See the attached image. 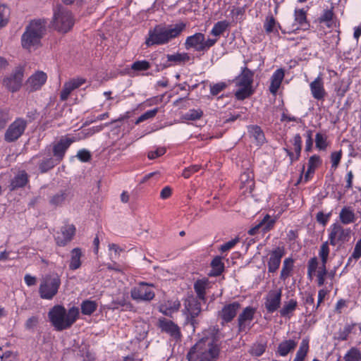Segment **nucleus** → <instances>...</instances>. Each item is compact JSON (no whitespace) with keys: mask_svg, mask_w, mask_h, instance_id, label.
Masks as SVG:
<instances>
[{"mask_svg":"<svg viewBox=\"0 0 361 361\" xmlns=\"http://www.w3.org/2000/svg\"><path fill=\"white\" fill-rule=\"evenodd\" d=\"M221 353L220 331L214 326L208 334L190 348L188 354V361H217Z\"/></svg>","mask_w":361,"mask_h":361,"instance_id":"nucleus-1","label":"nucleus"},{"mask_svg":"<svg viewBox=\"0 0 361 361\" xmlns=\"http://www.w3.org/2000/svg\"><path fill=\"white\" fill-rule=\"evenodd\" d=\"M185 27L186 24L183 22L171 25H157L148 31L145 44L147 47L166 44L178 38Z\"/></svg>","mask_w":361,"mask_h":361,"instance_id":"nucleus-2","label":"nucleus"},{"mask_svg":"<svg viewBox=\"0 0 361 361\" xmlns=\"http://www.w3.org/2000/svg\"><path fill=\"white\" fill-rule=\"evenodd\" d=\"M47 21L44 19L31 20L25 27L20 38L23 49L29 52L42 47V39L46 32Z\"/></svg>","mask_w":361,"mask_h":361,"instance_id":"nucleus-3","label":"nucleus"},{"mask_svg":"<svg viewBox=\"0 0 361 361\" xmlns=\"http://www.w3.org/2000/svg\"><path fill=\"white\" fill-rule=\"evenodd\" d=\"M50 322L54 329L61 331L70 329L79 317V309L72 307L68 311L60 305H54L48 312Z\"/></svg>","mask_w":361,"mask_h":361,"instance_id":"nucleus-4","label":"nucleus"},{"mask_svg":"<svg viewBox=\"0 0 361 361\" xmlns=\"http://www.w3.org/2000/svg\"><path fill=\"white\" fill-rule=\"evenodd\" d=\"M75 17L68 8L59 4L53 10L52 27L59 32L67 33L75 25Z\"/></svg>","mask_w":361,"mask_h":361,"instance_id":"nucleus-5","label":"nucleus"},{"mask_svg":"<svg viewBox=\"0 0 361 361\" xmlns=\"http://www.w3.org/2000/svg\"><path fill=\"white\" fill-rule=\"evenodd\" d=\"M351 232L350 228H345L338 222L333 223L328 228L327 241L329 242L330 245L340 249L350 240Z\"/></svg>","mask_w":361,"mask_h":361,"instance_id":"nucleus-6","label":"nucleus"},{"mask_svg":"<svg viewBox=\"0 0 361 361\" xmlns=\"http://www.w3.org/2000/svg\"><path fill=\"white\" fill-rule=\"evenodd\" d=\"M61 281L57 274H48L41 280L39 294L42 299L52 300L57 294Z\"/></svg>","mask_w":361,"mask_h":361,"instance_id":"nucleus-7","label":"nucleus"},{"mask_svg":"<svg viewBox=\"0 0 361 361\" xmlns=\"http://www.w3.org/2000/svg\"><path fill=\"white\" fill-rule=\"evenodd\" d=\"M217 42V39L208 38L201 32H196L186 37L184 46L187 50L193 49L198 52H206Z\"/></svg>","mask_w":361,"mask_h":361,"instance_id":"nucleus-8","label":"nucleus"},{"mask_svg":"<svg viewBox=\"0 0 361 361\" xmlns=\"http://www.w3.org/2000/svg\"><path fill=\"white\" fill-rule=\"evenodd\" d=\"M153 284L140 282L130 290V296L136 301H151L155 296Z\"/></svg>","mask_w":361,"mask_h":361,"instance_id":"nucleus-9","label":"nucleus"},{"mask_svg":"<svg viewBox=\"0 0 361 361\" xmlns=\"http://www.w3.org/2000/svg\"><path fill=\"white\" fill-rule=\"evenodd\" d=\"M24 71L22 66L16 67L9 76L4 78L3 85L11 92L18 91L22 86Z\"/></svg>","mask_w":361,"mask_h":361,"instance_id":"nucleus-10","label":"nucleus"},{"mask_svg":"<svg viewBox=\"0 0 361 361\" xmlns=\"http://www.w3.org/2000/svg\"><path fill=\"white\" fill-rule=\"evenodd\" d=\"M27 121L22 118H16L8 128L4 135V140L8 142L17 140L24 133Z\"/></svg>","mask_w":361,"mask_h":361,"instance_id":"nucleus-11","label":"nucleus"},{"mask_svg":"<svg viewBox=\"0 0 361 361\" xmlns=\"http://www.w3.org/2000/svg\"><path fill=\"white\" fill-rule=\"evenodd\" d=\"M241 305L238 301L227 303L223 306L221 310L218 312L217 317L221 319V324H228L231 322L237 316Z\"/></svg>","mask_w":361,"mask_h":361,"instance_id":"nucleus-12","label":"nucleus"},{"mask_svg":"<svg viewBox=\"0 0 361 361\" xmlns=\"http://www.w3.org/2000/svg\"><path fill=\"white\" fill-rule=\"evenodd\" d=\"M256 312V308L247 306L240 313L238 317V332L247 333L250 329V323L253 320Z\"/></svg>","mask_w":361,"mask_h":361,"instance_id":"nucleus-13","label":"nucleus"},{"mask_svg":"<svg viewBox=\"0 0 361 361\" xmlns=\"http://www.w3.org/2000/svg\"><path fill=\"white\" fill-rule=\"evenodd\" d=\"M158 327L162 332L169 334L176 341H180L182 338L180 328L173 321L165 317H161L158 321Z\"/></svg>","mask_w":361,"mask_h":361,"instance_id":"nucleus-14","label":"nucleus"},{"mask_svg":"<svg viewBox=\"0 0 361 361\" xmlns=\"http://www.w3.org/2000/svg\"><path fill=\"white\" fill-rule=\"evenodd\" d=\"M300 338V334H298L290 338H285L282 340L277 345L275 350V355L277 357H286L289 353H293L298 346L299 340Z\"/></svg>","mask_w":361,"mask_h":361,"instance_id":"nucleus-15","label":"nucleus"},{"mask_svg":"<svg viewBox=\"0 0 361 361\" xmlns=\"http://www.w3.org/2000/svg\"><path fill=\"white\" fill-rule=\"evenodd\" d=\"M282 290H270L264 298V307L268 313L272 314L281 306Z\"/></svg>","mask_w":361,"mask_h":361,"instance_id":"nucleus-16","label":"nucleus"},{"mask_svg":"<svg viewBox=\"0 0 361 361\" xmlns=\"http://www.w3.org/2000/svg\"><path fill=\"white\" fill-rule=\"evenodd\" d=\"M75 233L76 228L73 224H64L55 237L56 245L60 247L66 246L73 239Z\"/></svg>","mask_w":361,"mask_h":361,"instance_id":"nucleus-17","label":"nucleus"},{"mask_svg":"<svg viewBox=\"0 0 361 361\" xmlns=\"http://www.w3.org/2000/svg\"><path fill=\"white\" fill-rule=\"evenodd\" d=\"M75 140L74 137H63L53 145V156L57 162L60 163L63 159L66 151Z\"/></svg>","mask_w":361,"mask_h":361,"instance_id":"nucleus-18","label":"nucleus"},{"mask_svg":"<svg viewBox=\"0 0 361 361\" xmlns=\"http://www.w3.org/2000/svg\"><path fill=\"white\" fill-rule=\"evenodd\" d=\"M285 253L286 252L283 247H277L271 251L269 258L267 261L269 273H275L279 269L281 259L285 255Z\"/></svg>","mask_w":361,"mask_h":361,"instance_id":"nucleus-19","label":"nucleus"},{"mask_svg":"<svg viewBox=\"0 0 361 361\" xmlns=\"http://www.w3.org/2000/svg\"><path fill=\"white\" fill-rule=\"evenodd\" d=\"M47 80V74L41 71H38L29 77L26 81V87L29 92H34L39 90Z\"/></svg>","mask_w":361,"mask_h":361,"instance_id":"nucleus-20","label":"nucleus"},{"mask_svg":"<svg viewBox=\"0 0 361 361\" xmlns=\"http://www.w3.org/2000/svg\"><path fill=\"white\" fill-rule=\"evenodd\" d=\"M86 82L82 78H72L63 84V88L60 92V99L61 101L68 99L71 93L81 87Z\"/></svg>","mask_w":361,"mask_h":361,"instance_id":"nucleus-21","label":"nucleus"},{"mask_svg":"<svg viewBox=\"0 0 361 361\" xmlns=\"http://www.w3.org/2000/svg\"><path fill=\"white\" fill-rule=\"evenodd\" d=\"M310 88L314 99L318 101H323L324 99L326 92L321 74L310 84Z\"/></svg>","mask_w":361,"mask_h":361,"instance_id":"nucleus-22","label":"nucleus"},{"mask_svg":"<svg viewBox=\"0 0 361 361\" xmlns=\"http://www.w3.org/2000/svg\"><path fill=\"white\" fill-rule=\"evenodd\" d=\"M29 183V176L25 170L19 171L11 179L9 188L11 191L24 188Z\"/></svg>","mask_w":361,"mask_h":361,"instance_id":"nucleus-23","label":"nucleus"},{"mask_svg":"<svg viewBox=\"0 0 361 361\" xmlns=\"http://www.w3.org/2000/svg\"><path fill=\"white\" fill-rule=\"evenodd\" d=\"M247 133L249 137L254 140L257 146L261 147L266 142V137L262 128L257 125H250L247 126Z\"/></svg>","mask_w":361,"mask_h":361,"instance_id":"nucleus-24","label":"nucleus"},{"mask_svg":"<svg viewBox=\"0 0 361 361\" xmlns=\"http://www.w3.org/2000/svg\"><path fill=\"white\" fill-rule=\"evenodd\" d=\"M322 164V159L321 157L318 154L312 155L307 161V169L306 172L305 173L304 179L305 182L309 181V180L313 176L315 173V171Z\"/></svg>","mask_w":361,"mask_h":361,"instance_id":"nucleus-25","label":"nucleus"},{"mask_svg":"<svg viewBox=\"0 0 361 361\" xmlns=\"http://www.w3.org/2000/svg\"><path fill=\"white\" fill-rule=\"evenodd\" d=\"M284 76L285 71L283 68L276 69L271 76L269 90L273 95H276L278 92Z\"/></svg>","mask_w":361,"mask_h":361,"instance_id":"nucleus-26","label":"nucleus"},{"mask_svg":"<svg viewBox=\"0 0 361 361\" xmlns=\"http://www.w3.org/2000/svg\"><path fill=\"white\" fill-rule=\"evenodd\" d=\"M254 73L247 67L241 69L240 74L236 78L235 83L238 87H251L253 82Z\"/></svg>","mask_w":361,"mask_h":361,"instance_id":"nucleus-27","label":"nucleus"},{"mask_svg":"<svg viewBox=\"0 0 361 361\" xmlns=\"http://www.w3.org/2000/svg\"><path fill=\"white\" fill-rule=\"evenodd\" d=\"M209 288H210V281L206 277L197 279L194 283L195 292L197 295V297L201 300H205L206 290Z\"/></svg>","mask_w":361,"mask_h":361,"instance_id":"nucleus-28","label":"nucleus"},{"mask_svg":"<svg viewBox=\"0 0 361 361\" xmlns=\"http://www.w3.org/2000/svg\"><path fill=\"white\" fill-rule=\"evenodd\" d=\"M70 191L61 190L49 197V204L54 207H61L69 199Z\"/></svg>","mask_w":361,"mask_h":361,"instance_id":"nucleus-29","label":"nucleus"},{"mask_svg":"<svg viewBox=\"0 0 361 361\" xmlns=\"http://www.w3.org/2000/svg\"><path fill=\"white\" fill-rule=\"evenodd\" d=\"M185 310L190 316V322L194 326L196 323V317L201 312L200 303L196 300H189L185 304Z\"/></svg>","mask_w":361,"mask_h":361,"instance_id":"nucleus-30","label":"nucleus"},{"mask_svg":"<svg viewBox=\"0 0 361 361\" xmlns=\"http://www.w3.org/2000/svg\"><path fill=\"white\" fill-rule=\"evenodd\" d=\"M180 307V302L178 300H167L159 305V311L166 316L171 317L173 313L179 310Z\"/></svg>","mask_w":361,"mask_h":361,"instance_id":"nucleus-31","label":"nucleus"},{"mask_svg":"<svg viewBox=\"0 0 361 361\" xmlns=\"http://www.w3.org/2000/svg\"><path fill=\"white\" fill-rule=\"evenodd\" d=\"M354 210L350 207H343L339 213V219L342 224L348 225L356 221Z\"/></svg>","mask_w":361,"mask_h":361,"instance_id":"nucleus-32","label":"nucleus"},{"mask_svg":"<svg viewBox=\"0 0 361 361\" xmlns=\"http://www.w3.org/2000/svg\"><path fill=\"white\" fill-rule=\"evenodd\" d=\"M295 260L293 258L289 257L286 258L283 262L282 269L280 273V279L286 281L293 274L294 269Z\"/></svg>","mask_w":361,"mask_h":361,"instance_id":"nucleus-33","label":"nucleus"},{"mask_svg":"<svg viewBox=\"0 0 361 361\" xmlns=\"http://www.w3.org/2000/svg\"><path fill=\"white\" fill-rule=\"evenodd\" d=\"M82 252L80 248L75 247L71 251V259L69 263V269L75 271L78 269L82 264L81 257Z\"/></svg>","mask_w":361,"mask_h":361,"instance_id":"nucleus-34","label":"nucleus"},{"mask_svg":"<svg viewBox=\"0 0 361 361\" xmlns=\"http://www.w3.org/2000/svg\"><path fill=\"white\" fill-rule=\"evenodd\" d=\"M211 267L212 269L208 274L209 276L216 277L220 276L224 271V264L221 257L219 256L215 257L211 262Z\"/></svg>","mask_w":361,"mask_h":361,"instance_id":"nucleus-35","label":"nucleus"},{"mask_svg":"<svg viewBox=\"0 0 361 361\" xmlns=\"http://www.w3.org/2000/svg\"><path fill=\"white\" fill-rule=\"evenodd\" d=\"M295 21L304 30L309 27L310 24L307 20V11L304 8H296L294 11Z\"/></svg>","mask_w":361,"mask_h":361,"instance_id":"nucleus-36","label":"nucleus"},{"mask_svg":"<svg viewBox=\"0 0 361 361\" xmlns=\"http://www.w3.org/2000/svg\"><path fill=\"white\" fill-rule=\"evenodd\" d=\"M263 27L265 32L267 34H270L271 32L279 33L278 27L280 28L281 25L276 22L274 16L270 14L266 17Z\"/></svg>","mask_w":361,"mask_h":361,"instance_id":"nucleus-37","label":"nucleus"},{"mask_svg":"<svg viewBox=\"0 0 361 361\" xmlns=\"http://www.w3.org/2000/svg\"><path fill=\"white\" fill-rule=\"evenodd\" d=\"M309 339L303 338L300 344L299 348L296 352L293 361H304L309 352Z\"/></svg>","mask_w":361,"mask_h":361,"instance_id":"nucleus-38","label":"nucleus"},{"mask_svg":"<svg viewBox=\"0 0 361 361\" xmlns=\"http://www.w3.org/2000/svg\"><path fill=\"white\" fill-rule=\"evenodd\" d=\"M298 302L295 299H290L288 302H286L282 308L280 310V315L283 317H290L292 313L296 310Z\"/></svg>","mask_w":361,"mask_h":361,"instance_id":"nucleus-39","label":"nucleus"},{"mask_svg":"<svg viewBox=\"0 0 361 361\" xmlns=\"http://www.w3.org/2000/svg\"><path fill=\"white\" fill-rule=\"evenodd\" d=\"M267 347V342H256L250 346L248 353L252 357H260L265 353Z\"/></svg>","mask_w":361,"mask_h":361,"instance_id":"nucleus-40","label":"nucleus"},{"mask_svg":"<svg viewBox=\"0 0 361 361\" xmlns=\"http://www.w3.org/2000/svg\"><path fill=\"white\" fill-rule=\"evenodd\" d=\"M229 26V23L227 20H221L216 23L211 32L210 34L212 36L216 37L215 39H218V37H219L224 32L227 30V28Z\"/></svg>","mask_w":361,"mask_h":361,"instance_id":"nucleus-41","label":"nucleus"},{"mask_svg":"<svg viewBox=\"0 0 361 361\" xmlns=\"http://www.w3.org/2000/svg\"><path fill=\"white\" fill-rule=\"evenodd\" d=\"M334 17V6H331L330 8L324 9L318 20L320 23H324L326 26L331 27Z\"/></svg>","mask_w":361,"mask_h":361,"instance_id":"nucleus-42","label":"nucleus"},{"mask_svg":"<svg viewBox=\"0 0 361 361\" xmlns=\"http://www.w3.org/2000/svg\"><path fill=\"white\" fill-rule=\"evenodd\" d=\"M81 312L84 315H91L93 314L97 308V304L95 301L85 300L81 303Z\"/></svg>","mask_w":361,"mask_h":361,"instance_id":"nucleus-43","label":"nucleus"},{"mask_svg":"<svg viewBox=\"0 0 361 361\" xmlns=\"http://www.w3.org/2000/svg\"><path fill=\"white\" fill-rule=\"evenodd\" d=\"M327 135L326 133H317L315 135V147L319 151H325L328 146Z\"/></svg>","mask_w":361,"mask_h":361,"instance_id":"nucleus-44","label":"nucleus"},{"mask_svg":"<svg viewBox=\"0 0 361 361\" xmlns=\"http://www.w3.org/2000/svg\"><path fill=\"white\" fill-rule=\"evenodd\" d=\"M168 61L174 62L176 64L185 63L190 60V56L188 53H176L174 54H167Z\"/></svg>","mask_w":361,"mask_h":361,"instance_id":"nucleus-45","label":"nucleus"},{"mask_svg":"<svg viewBox=\"0 0 361 361\" xmlns=\"http://www.w3.org/2000/svg\"><path fill=\"white\" fill-rule=\"evenodd\" d=\"M344 361H361V351L356 347L350 348L343 356Z\"/></svg>","mask_w":361,"mask_h":361,"instance_id":"nucleus-46","label":"nucleus"},{"mask_svg":"<svg viewBox=\"0 0 361 361\" xmlns=\"http://www.w3.org/2000/svg\"><path fill=\"white\" fill-rule=\"evenodd\" d=\"M202 116L203 111L201 109H192L184 114L182 118L187 121H197L200 119Z\"/></svg>","mask_w":361,"mask_h":361,"instance_id":"nucleus-47","label":"nucleus"},{"mask_svg":"<svg viewBox=\"0 0 361 361\" xmlns=\"http://www.w3.org/2000/svg\"><path fill=\"white\" fill-rule=\"evenodd\" d=\"M329 242L327 240L323 243L319 250V256L322 261V264H326L328 262V257L330 253Z\"/></svg>","mask_w":361,"mask_h":361,"instance_id":"nucleus-48","label":"nucleus"},{"mask_svg":"<svg viewBox=\"0 0 361 361\" xmlns=\"http://www.w3.org/2000/svg\"><path fill=\"white\" fill-rule=\"evenodd\" d=\"M355 324H347L343 329H340L337 333L336 338L338 341H346L354 329Z\"/></svg>","mask_w":361,"mask_h":361,"instance_id":"nucleus-49","label":"nucleus"},{"mask_svg":"<svg viewBox=\"0 0 361 361\" xmlns=\"http://www.w3.org/2000/svg\"><path fill=\"white\" fill-rule=\"evenodd\" d=\"M59 164L54 158H47L39 164V169L41 173H46Z\"/></svg>","mask_w":361,"mask_h":361,"instance_id":"nucleus-50","label":"nucleus"},{"mask_svg":"<svg viewBox=\"0 0 361 361\" xmlns=\"http://www.w3.org/2000/svg\"><path fill=\"white\" fill-rule=\"evenodd\" d=\"M343 156L342 149L339 151L333 152L331 153V169L335 171L340 164Z\"/></svg>","mask_w":361,"mask_h":361,"instance_id":"nucleus-51","label":"nucleus"},{"mask_svg":"<svg viewBox=\"0 0 361 361\" xmlns=\"http://www.w3.org/2000/svg\"><path fill=\"white\" fill-rule=\"evenodd\" d=\"M150 68V63L146 60L136 61L131 64V69L135 71H145Z\"/></svg>","mask_w":361,"mask_h":361,"instance_id":"nucleus-52","label":"nucleus"},{"mask_svg":"<svg viewBox=\"0 0 361 361\" xmlns=\"http://www.w3.org/2000/svg\"><path fill=\"white\" fill-rule=\"evenodd\" d=\"M252 94L251 87H240L235 93V97L238 100H243Z\"/></svg>","mask_w":361,"mask_h":361,"instance_id":"nucleus-53","label":"nucleus"},{"mask_svg":"<svg viewBox=\"0 0 361 361\" xmlns=\"http://www.w3.org/2000/svg\"><path fill=\"white\" fill-rule=\"evenodd\" d=\"M11 119L8 109H0V130L4 129Z\"/></svg>","mask_w":361,"mask_h":361,"instance_id":"nucleus-54","label":"nucleus"},{"mask_svg":"<svg viewBox=\"0 0 361 361\" xmlns=\"http://www.w3.org/2000/svg\"><path fill=\"white\" fill-rule=\"evenodd\" d=\"M8 16L9 8L5 5H0V28L7 25Z\"/></svg>","mask_w":361,"mask_h":361,"instance_id":"nucleus-55","label":"nucleus"},{"mask_svg":"<svg viewBox=\"0 0 361 361\" xmlns=\"http://www.w3.org/2000/svg\"><path fill=\"white\" fill-rule=\"evenodd\" d=\"M290 142L293 145L294 152L298 153V154H301L302 151V137L299 133H296L292 140H290Z\"/></svg>","mask_w":361,"mask_h":361,"instance_id":"nucleus-56","label":"nucleus"},{"mask_svg":"<svg viewBox=\"0 0 361 361\" xmlns=\"http://www.w3.org/2000/svg\"><path fill=\"white\" fill-rule=\"evenodd\" d=\"M318 267V259L316 257L310 258L307 263V276L312 279V275L315 274Z\"/></svg>","mask_w":361,"mask_h":361,"instance_id":"nucleus-57","label":"nucleus"},{"mask_svg":"<svg viewBox=\"0 0 361 361\" xmlns=\"http://www.w3.org/2000/svg\"><path fill=\"white\" fill-rule=\"evenodd\" d=\"M304 135L305 137V150L306 152H310L313 149V131L312 130H307Z\"/></svg>","mask_w":361,"mask_h":361,"instance_id":"nucleus-58","label":"nucleus"},{"mask_svg":"<svg viewBox=\"0 0 361 361\" xmlns=\"http://www.w3.org/2000/svg\"><path fill=\"white\" fill-rule=\"evenodd\" d=\"M158 112V109L155 108L153 109L148 110L145 111L144 114H142L140 116L137 118V119L135 121V124H139L140 123H142L145 121V120H147L149 118H152L156 116V114Z\"/></svg>","mask_w":361,"mask_h":361,"instance_id":"nucleus-59","label":"nucleus"},{"mask_svg":"<svg viewBox=\"0 0 361 361\" xmlns=\"http://www.w3.org/2000/svg\"><path fill=\"white\" fill-rule=\"evenodd\" d=\"M270 218L269 214H267L263 219L257 225L250 228L247 231V233L250 235H255L257 233H259L260 231L262 232V226L267 221V220Z\"/></svg>","mask_w":361,"mask_h":361,"instance_id":"nucleus-60","label":"nucleus"},{"mask_svg":"<svg viewBox=\"0 0 361 361\" xmlns=\"http://www.w3.org/2000/svg\"><path fill=\"white\" fill-rule=\"evenodd\" d=\"M328 274L326 264H322L319 267V271H317V285L319 286H322L325 283V276Z\"/></svg>","mask_w":361,"mask_h":361,"instance_id":"nucleus-61","label":"nucleus"},{"mask_svg":"<svg viewBox=\"0 0 361 361\" xmlns=\"http://www.w3.org/2000/svg\"><path fill=\"white\" fill-rule=\"evenodd\" d=\"M166 152V149L164 147H159L155 149L150 150L147 153V157L149 159H155Z\"/></svg>","mask_w":361,"mask_h":361,"instance_id":"nucleus-62","label":"nucleus"},{"mask_svg":"<svg viewBox=\"0 0 361 361\" xmlns=\"http://www.w3.org/2000/svg\"><path fill=\"white\" fill-rule=\"evenodd\" d=\"M200 166L197 164L191 165L187 168H185L183 171L182 176L185 178H189L193 173L199 171Z\"/></svg>","mask_w":361,"mask_h":361,"instance_id":"nucleus-63","label":"nucleus"},{"mask_svg":"<svg viewBox=\"0 0 361 361\" xmlns=\"http://www.w3.org/2000/svg\"><path fill=\"white\" fill-rule=\"evenodd\" d=\"M352 257L355 258V262H357L361 257V238L357 240L355 245Z\"/></svg>","mask_w":361,"mask_h":361,"instance_id":"nucleus-64","label":"nucleus"}]
</instances>
